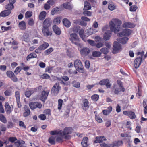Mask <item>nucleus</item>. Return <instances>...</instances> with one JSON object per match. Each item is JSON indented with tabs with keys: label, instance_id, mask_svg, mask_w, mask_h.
I'll list each match as a JSON object with an SVG mask.
<instances>
[{
	"label": "nucleus",
	"instance_id": "f257e3e1",
	"mask_svg": "<svg viewBox=\"0 0 147 147\" xmlns=\"http://www.w3.org/2000/svg\"><path fill=\"white\" fill-rule=\"evenodd\" d=\"M122 21L117 18H114L109 22V26L111 30L115 33H116L120 30Z\"/></svg>",
	"mask_w": 147,
	"mask_h": 147
},
{
	"label": "nucleus",
	"instance_id": "f03ea898",
	"mask_svg": "<svg viewBox=\"0 0 147 147\" xmlns=\"http://www.w3.org/2000/svg\"><path fill=\"white\" fill-rule=\"evenodd\" d=\"M74 66L76 70L73 71L69 70L68 71L71 74H76L77 73V71L79 72H81L83 70V66L82 63L80 60L79 59H76L74 61Z\"/></svg>",
	"mask_w": 147,
	"mask_h": 147
},
{
	"label": "nucleus",
	"instance_id": "7ed1b4c3",
	"mask_svg": "<svg viewBox=\"0 0 147 147\" xmlns=\"http://www.w3.org/2000/svg\"><path fill=\"white\" fill-rule=\"evenodd\" d=\"M61 136L64 137L65 139L68 140L71 138V136L70 135L73 131V128L70 127H65L63 131L61 130Z\"/></svg>",
	"mask_w": 147,
	"mask_h": 147
},
{
	"label": "nucleus",
	"instance_id": "20e7f679",
	"mask_svg": "<svg viewBox=\"0 0 147 147\" xmlns=\"http://www.w3.org/2000/svg\"><path fill=\"white\" fill-rule=\"evenodd\" d=\"M69 39L72 43L78 46H80L81 45L80 43V39L76 34H71L70 35Z\"/></svg>",
	"mask_w": 147,
	"mask_h": 147
},
{
	"label": "nucleus",
	"instance_id": "39448f33",
	"mask_svg": "<svg viewBox=\"0 0 147 147\" xmlns=\"http://www.w3.org/2000/svg\"><path fill=\"white\" fill-rule=\"evenodd\" d=\"M61 87L59 83H55L52 88L51 93L54 96H56L58 94L59 91L61 90Z\"/></svg>",
	"mask_w": 147,
	"mask_h": 147
},
{
	"label": "nucleus",
	"instance_id": "423d86ee",
	"mask_svg": "<svg viewBox=\"0 0 147 147\" xmlns=\"http://www.w3.org/2000/svg\"><path fill=\"white\" fill-rule=\"evenodd\" d=\"M121 91L122 92L121 88L118 87V85L116 84H113L111 89V93L113 94L118 95L120 94Z\"/></svg>",
	"mask_w": 147,
	"mask_h": 147
},
{
	"label": "nucleus",
	"instance_id": "0eeeda50",
	"mask_svg": "<svg viewBox=\"0 0 147 147\" xmlns=\"http://www.w3.org/2000/svg\"><path fill=\"white\" fill-rule=\"evenodd\" d=\"M121 50V45L116 41L114 42L113 45V54H116L120 51Z\"/></svg>",
	"mask_w": 147,
	"mask_h": 147
},
{
	"label": "nucleus",
	"instance_id": "6e6552de",
	"mask_svg": "<svg viewBox=\"0 0 147 147\" xmlns=\"http://www.w3.org/2000/svg\"><path fill=\"white\" fill-rule=\"evenodd\" d=\"M132 32V30L128 29H125L118 34V36L122 37L124 36L127 37L130 35Z\"/></svg>",
	"mask_w": 147,
	"mask_h": 147
},
{
	"label": "nucleus",
	"instance_id": "1a4fd4ad",
	"mask_svg": "<svg viewBox=\"0 0 147 147\" xmlns=\"http://www.w3.org/2000/svg\"><path fill=\"white\" fill-rule=\"evenodd\" d=\"M29 106L30 109L32 110L36 108L40 109L42 107V105L40 102H30L29 104Z\"/></svg>",
	"mask_w": 147,
	"mask_h": 147
},
{
	"label": "nucleus",
	"instance_id": "9d476101",
	"mask_svg": "<svg viewBox=\"0 0 147 147\" xmlns=\"http://www.w3.org/2000/svg\"><path fill=\"white\" fill-rule=\"evenodd\" d=\"M7 76L10 78L14 82H16L18 79L16 76L11 71H8L6 73Z\"/></svg>",
	"mask_w": 147,
	"mask_h": 147
},
{
	"label": "nucleus",
	"instance_id": "9b49d317",
	"mask_svg": "<svg viewBox=\"0 0 147 147\" xmlns=\"http://www.w3.org/2000/svg\"><path fill=\"white\" fill-rule=\"evenodd\" d=\"M49 93V91L47 90L42 91L40 95V99L42 102H44L47 99Z\"/></svg>",
	"mask_w": 147,
	"mask_h": 147
},
{
	"label": "nucleus",
	"instance_id": "f8f14e48",
	"mask_svg": "<svg viewBox=\"0 0 147 147\" xmlns=\"http://www.w3.org/2000/svg\"><path fill=\"white\" fill-rule=\"evenodd\" d=\"M142 59L140 57L136 58L134 61V65L136 69L138 68L141 65Z\"/></svg>",
	"mask_w": 147,
	"mask_h": 147
},
{
	"label": "nucleus",
	"instance_id": "ddd939ff",
	"mask_svg": "<svg viewBox=\"0 0 147 147\" xmlns=\"http://www.w3.org/2000/svg\"><path fill=\"white\" fill-rule=\"evenodd\" d=\"M99 84L101 85H105L107 88H110L111 86L109 80L108 79L102 80L100 81Z\"/></svg>",
	"mask_w": 147,
	"mask_h": 147
},
{
	"label": "nucleus",
	"instance_id": "4468645a",
	"mask_svg": "<svg viewBox=\"0 0 147 147\" xmlns=\"http://www.w3.org/2000/svg\"><path fill=\"white\" fill-rule=\"evenodd\" d=\"M42 32L43 35L45 36H51L52 35V31L49 30V28L43 27Z\"/></svg>",
	"mask_w": 147,
	"mask_h": 147
},
{
	"label": "nucleus",
	"instance_id": "2eb2a0df",
	"mask_svg": "<svg viewBox=\"0 0 147 147\" xmlns=\"http://www.w3.org/2000/svg\"><path fill=\"white\" fill-rule=\"evenodd\" d=\"M23 116L26 117L29 116L31 113L30 111L29 107L27 105H25L23 107Z\"/></svg>",
	"mask_w": 147,
	"mask_h": 147
},
{
	"label": "nucleus",
	"instance_id": "dca6fc26",
	"mask_svg": "<svg viewBox=\"0 0 147 147\" xmlns=\"http://www.w3.org/2000/svg\"><path fill=\"white\" fill-rule=\"evenodd\" d=\"M52 21L49 18H46L43 23V27L49 28L51 26Z\"/></svg>",
	"mask_w": 147,
	"mask_h": 147
},
{
	"label": "nucleus",
	"instance_id": "f3484780",
	"mask_svg": "<svg viewBox=\"0 0 147 147\" xmlns=\"http://www.w3.org/2000/svg\"><path fill=\"white\" fill-rule=\"evenodd\" d=\"M90 51V50L88 48L84 47L81 49L80 53L82 56H86L88 55Z\"/></svg>",
	"mask_w": 147,
	"mask_h": 147
},
{
	"label": "nucleus",
	"instance_id": "a211bd4d",
	"mask_svg": "<svg viewBox=\"0 0 147 147\" xmlns=\"http://www.w3.org/2000/svg\"><path fill=\"white\" fill-rule=\"evenodd\" d=\"M123 114L128 116L131 119H134L136 117L135 113L132 111H124L123 112Z\"/></svg>",
	"mask_w": 147,
	"mask_h": 147
},
{
	"label": "nucleus",
	"instance_id": "6ab92c4d",
	"mask_svg": "<svg viewBox=\"0 0 147 147\" xmlns=\"http://www.w3.org/2000/svg\"><path fill=\"white\" fill-rule=\"evenodd\" d=\"M112 32L111 30H108L105 32L103 37V39L107 41L109 40L111 36Z\"/></svg>",
	"mask_w": 147,
	"mask_h": 147
},
{
	"label": "nucleus",
	"instance_id": "aec40b11",
	"mask_svg": "<svg viewBox=\"0 0 147 147\" xmlns=\"http://www.w3.org/2000/svg\"><path fill=\"white\" fill-rule=\"evenodd\" d=\"M95 140H94V143H102L103 141L107 140L106 138L104 136H97L96 137Z\"/></svg>",
	"mask_w": 147,
	"mask_h": 147
},
{
	"label": "nucleus",
	"instance_id": "412c9836",
	"mask_svg": "<svg viewBox=\"0 0 147 147\" xmlns=\"http://www.w3.org/2000/svg\"><path fill=\"white\" fill-rule=\"evenodd\" d=\"M53 29L54 33L57 35H60L61 34L60 29L56 25H54L52 27Z\"/></svg>",
	"mask_w": 147,
	"mask_h": 147
},
{
	"label": "nucleus",
	"instance_id": "4be33fe9",
	"mask_svg": "<svg viewBox=\"0 0 147 147\" xmlns=\"http://www.w3.org/2000/svg\"><path fill=\"white\" fill-rule=\"evenodd\" d=\"M129 38L127 37L124 38H117V40L119 43L123 44H125L128 40Z\"/></svg>",
	"mask_w": 147,
	"mask_h": 147
},
{
	"label": "nucleus",
	"instance_id": "5701e85b",
	"mask_svg": "<svg viewBox=\"0 0 147 147\" xmlns=\"http://www.w3.org/2000/svg\"><path fill=\"white\" fill-rule=\"evenodd\" d=\"M88 139L87 137H85L83 138L81 144L83 147H87L88 146Z\"/></svg>",
	"mask_w": 147,
	"mask_h": 147
},
{
	"label": "nucleus",
	"instance_id": "b1692460",
	"mask_svg": "<svg viewBox=\"0 0 147 147\" xmlns=\"http://www.w3.org/2000/svg\"><path fill=\"white\" fill-rule=\"evenodd\" d=\"M134 24L130 22H125L123 23L122 25V26L124 28H132L135 27Z\"/></svg>",
	"mask_w": 147,
	"mask_h": 147
},
{
	"label": "nucleus",
	"instance_id": "393cba45",
	"mask_svg": "<svg viewBox=\"0 0 147 147\" xmlns=\"http://www.w3.org/2000/svg\"><path fill=\"white\" fill-rule=\"evenodd\" d=\"M117 6L113 2H109L108 4V8L111 11H113L116 9Z\"/></svg>",
	"mask_w": 147,
	"mask_h": 147
},
{
	"label": "nucleus",
	"instance_id": "a878e982",
	"mask_svg": "<svg viewBox=\"0 0 147 147\" xmlns=\"http://www.w3.org/2000/svg\"><path fill=\"white\" fill-rule=\"evenodd\" d=\"M19 27L20 29L22 30H25L26 27L25 22L24 21L20 22L19 24Z\"/></svg>",
	"mask_w": 147,
	"mask_h": 147
},
{
	"label": "nucleus",
	"instance_id": "bb28decb",
	"mask_svg": "<svg viewBox=\"0 0 147 147\" xmlns=\"http://www.w3.org/2000/svg\"><path fill=\"white\" fill-rule=\"evenodd\" d=\"M5 110L7 114H9L11 111V108L8 102L5 103Z\"/></svg>",
	"mask_w": 147,
	"mask_h": 147
},
{
	"label": "nucleus",
	"instance_id": "cd10ccee",
	"mask_svg": "<svg viewBox=\"0 0 147 147\" xmlns=\"http://www.w3.org/2000/svg\"><path fill=\"white\" fill-rule=\"evenodd\" d=\"M91 8L90 4L87 1H85L84 3V7L83 10H90Z\"/></svg>",
	"mask_w": 147,
	"mask_h": 147
},
{
	"label": "nucleus",
	"instance_id": "c85d7f7f",
	"mask_svg": "<svg viewBox=\"0 0 147 147\" xmlns=\"http://www.w3.org/2000/svg\"><path fill=\"white\" fill-rule=\"evenodd\" d=\"M63 25L67 27H69L71 24L67 18H64L63 20Z\"/></svg>",
	"mask_w": 147,
	"mask_h": 147
},
{
	"label": "nucleus",
	"instance_id": "c756f323",
	"mask_svg": "<svg viewBox=\"0 0 147 147\" xmlns=\"http://www.w3.org/2000/svg\"><path fill=\"white\" fill-rule=\"evenodd\" d=\"M11 12V11L8 10H4L1 12L0 15L2 17H5L9 15Z\"/></svg>",
	"mask_w": 147,
	"mask_h": 147
},
{
	"label": "nucleus",
	"instance_id": "7c9ffc66",
	"mask_svg": "<svg viewBox=\"0 0 147 147\" xmlns=\"http://www.w3.org/2000/svg\"><path fill=\"white\" fill-rule=\"evenodd\" d=\"M143 105L144 108V113L146 116L147 114V99L144 100H143Z\"/></svg>",
	"mask_w": 147,
	"mask_h": 147
},
{
	"label": "nucleus",
	"instance_id": "2f4dec72",
	"mask_svg": "<svg viewBox=\"0 0 147 147\" xmlns=\"http://www.w3.org/2000/svg\"><path fill=\"white\" fill-rule=\"evenodd\" d=\"M123 144L122 141H115L112 144H110V145L112 147H114L116 146L122 145Z\"/></svg>",
	"mask_w": 147,
	"mask_h": 147
},
{
	"label": "nucleus",
	"instance_id": "473e14b6",
	"mask_svg": "<svg viewBox=\"0 0 147 147\" xmlns=\"http://www.w3.org/2000/svg\"><path fill=\"white\" fill-rule=\"evenodd\" d=\"M46 14V12L44 11L41 12L39 16V19L40 20H43L45 18Z\"/></svg>",
	"mask_w": 147,
	"mask_h": 147
},
{
	"label": "nucleus",
	"instance_id": "72a5a7b5",
	"mask_svg": "<svg viewBox=\"0 0 147 147\" xmlns=\"http://www.w3.org/2000/svg\"><path fill=\"white\" fill-rule=\"evenodd\" d=\"M37 56V55L35 53H32L28 55V56L27 57V60L28 61L29 59L32 58H36Z\"/></svg>",
	"mask_w": 147,
	"mask_h": 147
},
{
	"label": "nucleus",
	"instance_id": "f704fd0d",
	"mask_svg": "<svg viewBox=\"0 0 147 147\" xmlns=\"http://www.w3.org/2000/svg\"><path fill=\"white\" fill-rule=\"evenodd\" d=\"M83 106H82V109L84 110V108L85 107H87V108H88L89 107L88 105L89 102L88 100L87 99H85L83 102Z\"/></svg>",
	"mask_w": 147,
	"mask_h": 147
},
{
	"label": "nucleus",
	"instance_id": "c9c22d12",
	"mask_svg": "<svg viewBox=\"0 0 147 147\" xmlns=\"http://www.w3.org/2000/svg\"><path fill=\"white\" fill-rule=\"evenodd\" d=\"M49 46V44L45 42H44L40 46L39 48H40L42 50H44L46 49Z\"/></svg>",
	"mask_w": 147,
	"mask_h": 147
},
{
	"label": "nucleus",
	"instance_id": "e433bc0d",
	"mask_svg": "<svg viewBox=\"0 0 147 147\" xmlns=\"http://www.w3.org/2000/svg\"><path fill=\"white\" fill-rule=\"evenodd\" d=\"M14 6L12 4L8 3L5 6V8L7 10L11 11L13 9Z\"/></svg>",
	"mask_w": 147,
	"mask_h": 147
},
{
	"label": "nucleus",
	"instance_id": "4c0bfd02",
	"mask_svg": "<svg viewBox=\"0 0 147 147\" xmlns=\"http://www.w3.org/2000/svg\"><path fill=\"white\" fill-rule=\"evenodd\" d=\"M84 30L83 29H81L80 30L79 32V34L80 37L84 41H85L84 40L85 38V36L84 35Z\"/></svg>",
	"mask_w": 147,
	"mask_h": 147
},
{
	"label": "nucleus",
	"instance_id": "58836bf2",
	"mask_svg": "<svg viewBox=\"0 0 147 147\" xmlns=\"http://www.w3.org/2000/svg\"><path fill=\"white\" fill-rule=\"evenodd\" d=\"M99 98V96L97 94H94L92 95L91 97L92 100L94 102L97 101Z\"/></svg>",
	"mask_w": 147,
	"mask_h": 147
},
{
	"label": "nucleus",
	"instance_id": "ea45409f",
	"mask_svg": "<svg viewBox=\"0 0 147 147\" xmlns=\"http://www.w3.org/2000/svg\"><path fill=\"white\" fill-rule=\"evenodd\" d=\"M0 121L4 124L7 122V120L5 117L3 115L1 114H0Z\"/></svg>",
	"mask_w": 147,
	"mask_h": 147
},
{
	"label": "nucleus",
	"instance_id": "a19ab883",
	"mask_svg": "<svg viewBox=\"0 0 147 147\" xmlns=\"http://www.w3.org/2000/svg\"><path fill=\"white\" fill-rule=\"evenodd\" d=\"M58 109L59 110H60L62 108L63 103V100L62 99H59L58 100Z\"/></svg>",
	"mask_w": 147,
	"mask_h": 147
},
{
	"label": "nucleus",
	"instance_id": "79ce46f5",
	"mask_svg": "<svg viewBox=\"0 0 147 147\" xmlns=\"http://www.w3.org/2000/svg\"><path fill=\"white\" fill-rule=\"evenodd\" d=\"M101 54V53L99 51H95L92 53V56L94 57H100Z\"/></svg>",
	"mask_w": 147,
	"mask_h": 147
},
{
	"label": "nucleus",
	"instance_id": "37998d69",
	"mask_svg": "<svg viewBox=\"0 0 147 147\" xmlns=\"http://www.w3.org/2000/svg\"><path fill=\"white\" fill-rule=\"evenodd\" d=\"M55 137L51 136L48 139L49 143L52 145H54L55 144Z\"/></svg>",
	"mask_w": 147,
	"mask_h": 147
},
{
	"label": "nucleus",
	"instance_id": "c03bdc74",
	"mask_svg": "<svg viewBox=\"0 0 147 147\" xmlns=\"http://www.w3.org/2000/svg\"><path fill=\"white\" fill-rule=\"evenodd\" d=\"M60 18L59 17L55 18L53 20L54 24H60Z\"/></svg>",
	"mask_w": 147,
	"mask_h": 147
},
{
	"label": "nucleus",
	"instance_id": "a18cd8bd",
	"mask_svg": "<svg viewBox=\"0 0 147 147\" xmlns=\"http://www.w3.org/2000/svg\"><path fill=\"white\" fill-rule=\"evenodd\" d=\"M100 51L101 53L104 54H107L109 52L108 49L106 47H103L101 48Z\"/></svg>",
	"mask_w": 147,
	"mask_h": 147
},
{
	"label": "nucleus",
	"instance_id": "49530a36",
	"mask_svg": "<svg viewBox=\"0 0 147 147\" xmlns=\"http://www.w3.org/2000/svg\"><path fill=\"white\" fill-rule=\"evenodd\" d=\"M63 6L65 8L67 9L70 10L72 9L71 6L69 4V3H64Z\"/></svg>",
	"mask_w": 147,
	"mask_h": 147
},
{
	"label": "nucleus",
	"instance_id": "de8ad7c7",
	"mask_svg": "<svg viewBox=\"0 0 147 147\" xmlns=\"http://www.w3.org/2000/svg\"><path fill=\"white\" fill-rule=\"evenodd\" d=\"M11 27L9 26L7 27H6L3 26H1V28L3 32H4L6 31L10 30L11 29Z\"/></svg>",
	"mask_w": 147,
	"mask_h": 147
},
{
	"label": "nucleus",
	"instance_id": "09e8293b",
	"mask_svg": "<svg viewBox=\"0 0 147 147\" xmlns=\"http://www.w3.org/2000/svg\"><path fill=\"white\" fill-rule=\"evenodd\" d=\"M61 132L60 130L57 131V130L52 131H50V134L51 135H59L61 136Z\"/></svg>",
	"mask_w": 147,
	"mask_h": 147
},
{
	"label": "nucleus",
	"instance_id": "8fccbe9b",
	"mask_svg": "<svg viewBox=\"0 0 147 147\" xmlns=\"http://www.w3.org/2000/svg\"><path fill=\"white\" fill-rule=\"evenodd\" d=\"M117 83L118 84V87H119L121 88L122 90V92H124L125 91V89L124 87L123 84H122V82L120 81H117Z\"/></svg>",
	"mask_w": 147,
	"mask_h": 147
},
{
	"label": "nucleus",
	"instance_id": "3c124183",
	"mask_svg": "<svg viewBox=\"0 0 147 147\" xmlns=\"http://www.w3.org/2000/svg\"><path fill=\"white\" fill-rule=\"evenodd\" d=\"M53 49L51 47L45 50L44 51V53L45 55H47L50 54L51 53L53 52Z\"/></svg>",
	"mask_w": 147,
	"mask_h": 147
},
{
	"label": "nucleus",
	"instance_id": "603ef678",
	"mask_svg": "<svg viewBox=\"0 0 147 147\" xmlns=\"http://www.w3.org/2000/svg\"><path fill=\"white\" fill-rule=\"evenodd\" d=\"M32 15V13L31 11H27L25 14V17L26 18H28L30 17Z\"/></svg>",
	"mask_w": 147,
	"mask_h": 147
},
{
	"label": "nucleus",
	"instance_id": "864d4df0",
	"mask_svg": "<svg viewBox=\"0 0 147 147\" xmlns=\"http://www.w3.org/2000/svg\"><path fill=\"white\" fill-rule=\"evenodd\" d=\"M96 120L98 123H101L102 122V119L98 115H95Z\"/></svg>",
	"mask_w": 147,
	"mask_h": 147
},
{
	"label": "nucleus",
	"instance_id": "5fc2aeb1",
	"mask_svg": "<svg viewBox=\"0 0 147 147\" xmlns=\"http://www.w3.org/2000/svg\"><path fill=\"white\" fill-rule=\"evenodd\" d=\"M59 11V8L57 7L53 8L51 12V14L52 15H54L55 13H57Z\"/></svg>",
	"mask_w": 147,
	"mask_h": 147
},
{
	"label": "nucleus",
	"instance_id": "6e6d98bb",
	"mask_svg": "<svg viewBox=\"0 0 147 147\" xmlns=\"http://www.w3.org/2000/svg\"><path fill=\"white\" fill-rule=\"evenodd\" d=\"M50 78V76L46 74H44L41 76L40 78L42 79H48Z\"/></svg>",
	"mask_w": 147,
	"mask_h": 147
},
{
	"label": "nucleus",
	"instance_id": "4d7b16f0",
	"mask_svg": "<svg viewBox=\"0 0 147 147\" xmlns=\"http://www.w3.org/2000/svg\"><path fill=\"white\" fill-rule=\"evenodd\" d=\"M22 69V68H21L20 67L18 66L16 68L14 72L17 75L21 71Z\"/></svg>",
	"mask_w": 147,
	"mask_h": 147
},
{
	"label": "nucleus",
	"instance_id": "13d9d810",
	"mask_svg": "<svg viewBox=\"0 0 147 147\" xmlns=\"http://www.w3.org/2000/svg\"><path fill=\"white\" fill-rule=\"evenodd\" d=\"M138 7L136 5H134L130 7V11H135L137 10Z\"/></svg>",
	"mask_w": 147,
	"mask_h": 147
},
{
	"label": "nucleus",
	"instance_id": "bf43d9fd",
	"mask_svg": "<svg viewBox=\"0 0 147 147\" xmlns=\"http://www.w3.org/2000/svg\"><path fill=\"white\" fill-rule=\"evenodd\" d=\"M83 14L84 16H90L92 15V12L87 10H85L83 12Z\"/></svg>",
	"mask_w": 147,
	"mask_h": 147
},
{
	"label": "nucleus",
	"instance_id": "052dcab7",
	"mask_svg": "<svg viewBox=\"0 0 147 147\" xmlns=\"http://www.w3.org/2000/svg\"><path fill=\"white\" fill-rule=\"evenodd\" d=\"M17 139L15 137H11L9 138L8 140L12 143L17 140Z\"/></svg>",
	"mask_w": 147,
	"mask_h": 147
},
{
	"label": "nucleus",
	"instance_id": "680f3d73",
	"mask_svg": "<svg viewBox=\"0 0 147 147\" xmlns=\"http://www.w3.org/2000/svg\"><path fill=\"white\" fill-rule=\"evenodd\" d=\"M11 93V91L9 90H7L4 92V94L6 96H10Z\"/></svg>",
	"mask_w": 147,
	"mask_h": 147
},
{
	"label": "nucleus",
	"instance_id": "e2e57ef3",
	"mask_svg": "<svg viewBox=\"0 0 147 147\" xmlns=\"http://www.w3.org/2000/svg\"><path fill=\"white\" fill-rule=\"evenodd\" d=\"M15 96L16 100H20V92L19 91H17L15 92Z\"/></svg>",
	"mask_w": 147,
	"mask_h": 147
},
{
	"label": "nucleus",
	"instance_id": "0e129e2a",
	"mask_svg": "<svg viewBox=\"0 0 147 147\" xmlns=\"http://www.w3.org/2000/svg\"><path fill=\"white\" fill-rule=\"evenodd\" d=\"M34 22L33 19L32 18H30L28 20V24L30 26L34 25Z\"/></svg>",
	"mask_w": 147,
	"mask_h": 147
},
{
	"label": "nucleus",
	"instance_id": "69168bd1",
	"mask_svg": "<svg viewBox=\"0 0 147 147\" xmlns=\"http://www.w3.org/2000/svg\"><path fill=\"white\" fill-rule=\"evenodd\" d=\"M72 84L73 86L75 88H78L80 87V83L78 82H73Z\"/></svg>",
	"mask_w": 147,
	"mask_h": 147
},
{
	"label": "nucleus",
	"instance_id": "338daca9",
	"mask_svg": "<svg viewBox=\"0 0 147 147\" xmlns=\"http://www.w3.org/2000/svg\"><path fill=\"white\" fill-rule=\"evenodd\" d=\"M44 113L45 115H51V111L50 109H45L44 111Z\"/></svg>",
	"mask_w": 147,
	"mask_h": 147
},
{
	"label": "nucleus",
	"instance_id": "774afa93",
	"mask_svg": "<svg viewBox=\"0 0 147 147\" xmlns=\"http://www.w3.org/2000/svg\"><path fill=\"white\" fill-rule=\"evenodd\" d=\"M32 93V91H28L25 92V95L26 97H29Z\"/></svg>",
	"mask_w": 147,
	"mask_h": 147
}]
</instances>
